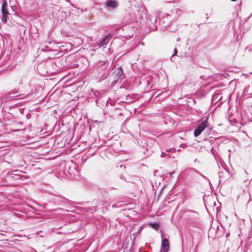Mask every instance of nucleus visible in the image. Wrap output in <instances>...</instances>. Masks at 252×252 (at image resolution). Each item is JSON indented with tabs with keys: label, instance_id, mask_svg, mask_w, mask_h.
Returning a JSON list of instances; mask_svg holds the SVG:
<instances>
[{
	"label": "nucleus",
	"instance_id": "f03ea898",
	"mask_svg": "<svg viewBox=\"0 0 252 252\" xmlns=\"http://www.w3.org/2000/svg\"><path fill=\"white\" fill-rule=\"evenodd\" d=\"M169 249V244L168 239L162 237L161 252H167Z\"/></svg>",
	"mask_w": 252,
	"mask_h": 252
},
{
	"label": "nucleus",
	"instance_id": "a211bd4d",
	"mask_svg": "<svg viewBox=\"0 0 252 252\" xmlns=\"http://www.w3.org/2000/svg\"><path fill=\"white\" fill-rule=\"evenodd\" d=\"M244 171L245 172V173H246V174H247V171H246L245 170H244Z\"/></svg>",
	"mask_w": 252,
	"mask_h": 252
},
{
	"label": "nucleus",
	"instance_id": "2eb2a0df",
	"mask_svg": "<svg viewBox=\"0 0 252 252\" xmlns=\"http://www.w3.org/2000/svg\"><path fill=\"white\" fill-rule=\"evenodd\" d=\"M167 155H168L167 154H166V153L163 152V153H161V156H161L162 158H164V157H166V156H167Z\"/></svg>",
	"mask_w": 252,
	"mask_h": 252
},
{
	"label": "nucleus",
	"instance_id": "f257e3e1",
	"mask_svg": "<svg viewBox=\"0 0 252 252\" xmlns=\"http://www.w3.org/2000/svg\"><path fill=\"white\" fill-rule=\"evenodd\" d=\"M208 123L207 119H206L202 122L197 127L194 129V135L195 137L199 136L201 133L204 130L205 128L207 127Z\"/></svg>",
	"mask_w": 252,
	"mask_h": 252
},
{
	"label": "nucleus",
	"instance_id": "f8f14e48",
	"mask_svg": "<svg viewBox=\"0 0 252 252\" xmlns=\"http://www.w3.org/2000/svg\"><path fill=\"white\" fill-rule=\"evenodd\" d=\"M211 152L214 155V158H215L216 160L217 161V156L216 155V154L215 153V150H214V147H212L211 148Z\"/></svg>",
	"mask_w": 252,
	"mask_h": 252
},
{
	"label": "nucleus",
	"instance_id": "20e7f679",
	"mask_svg": "<svg viewBox=\"0 0 252 252\" xmlns=\"http://www.w3.org/2000/svg\"><path fill=\"white\" fill-rule=\"evenodd\" d=\"M187 172H189L190 174H193L194 173H196L198 174H199L200 176H201L202 178H203L204 179L207 180L209 182V184H210V182L209 179L207 177H206L205 176L203 175L202 173H201L199 171L196 170L195 169L192 168H189V169H187Z\"/></svg>",
	"mask_w": 252,
	"mask_h": 252
},
{
	"label": "nucleus",
	"instance_id": "9b49d317",
	"mask_svg": "<svg viewBox=\"0 0 252 252\" xmlns=\"http://www.w3.org/2000/svg\"><path fill=\"white\" fill-rule=\"evenodd\" d=\"M9 95L10 97L13 98L18 96L19 94H18V92L17 91H11L9 93Z\"/></svg>",
	"mask_w": 252,
	"mask_h": 252
},
{
	"label": "nucleus",
	"instance_id": "dca6fc26",
	"mask_svg": "<svg viewBox=\"0 0 252 252\" xmlns=\"http://www.w3.org/2000/svg\"><path fill=\"white\" fill-rule=\"evenodd\" d=\"M172 150H173L174 151H175V149H169L168 150H167L166 152H171Z\"/></svg>",
	"mask_w": 252,
	"mask_h": 252
},
{
	"label": "nucleus",
	"instance_id": "9d476101",
	"mask_svg": "<svg viewBox=\"0 0 252 252\" xmlns=\"http://www.w3.org/2000/svg\"><path fill=\"white\" fill-rule=\"evenodd\" d=\"M8 14L9 13H4V14H1V20L3 23H6L7 22V18H8Z\"/></svg>",
	"mask_w": 252,
	"mask_h": 252
},
{
	"label": "nucleus",
	"instance_id": "f3484780",
	"mask_svg": "<svg viewBox=\"0 0 252 252\" xmlns=\"http://www.w3.org/2000/svg\"><path fill=\"white\" fill-rule=\"evenodd\" d=\"M231 1H236L237 0H230Z\"/></svg>",
	"mask_w": 252,
	"mask_h": 252
},
{
	"label": "nucleus",
	"instance_id": "0eeeda50",
	"mask_svg": "<svg viewBox=\"0 0 252 252\" xmlns=\"http://www.w3.org/2000/svg\"><path fill=\"white\" fill-rule=\"evenodd\" d=\"M27 79V76L25 75H20L18 77L16 81H17L19 85H22L25 82Z\"/></svg>",
	"mask_w": 252,
	"mask_h": 252
},
{
	"label": "nucleus",
	"instance_id": "423d86ee",
	"mask_svg": "<svg viewBox=\"0 0 252 252\" xmlns=\"http://www.w3.org/2000/svg\"><path fill=\"white\" fill-rule=\"evenodd\" d=\"M7 4L5 0H2V3L1 6V14L8 13L7 11Z\"/></svg>",
	"mask_w": 252,
	"mask_h": 252
},
{
	"label": "nucleus",
	"instance_id": "6ab92c4d",
	"mask_svg": "<svg viewBox=\"0 0 252 252\" xmlns=\"http://www.w3.org/2000/svg\"><path fill=\"white\" fill-rule=\"evenodd\" d=\"M173 173H170V176H171V174H172Z\"/></svg>",
	"mask_w": 252,
	"mask_h": 252
},
{
	"label": "nucleus",
	"instance_id": "aec40b11",
	"mask_svg": "<svg viewBox=\"0 0 252 252\" xmlns=\"http://www.w3.org/2000/svg\"><path fill=\"white\" fill-rule=\"evenodd\" d=\"M144 44V43H143V42H142V45H143Z\"/></svg>",
	"mask_w": 252,
	"mask_h": 252
},
{
	"label": "nucleus",
	"instance_id": "6e6552de",
	"mask_svg": "<svg viewBox=\"0 0 252 252\" xmlns=\"http://www.w3.org/2000/svg\"><path fill=\"white\" fill-rule=\"evenodd\" d=\"M244 93L248 94H252V83L248 86L245 87L244 89Z\"/></svg>",
	"mask_w": 252,
	"mask_h": 252
},
{
	"label": "nucleus",
	"instance_id": "ddd939ff",
	"mask_svg": "<svg viewBox=\"0 0 252 252\" xmlns=\"http://www.w3.org/2000/svg\"><path fill=\"white\" fill-rule=\"evenodd\" d=\"M177 53V50L176 48H175L174 49V54L171 57V61H172V62L173 61V57H174V56L176 55Z\"/></svg>",
	"mask_w": 252,
	"mask_h": 252
},
{
	"label": "nucleus",
	"instance_id": "1a4fd4ad",
	"mask_svg": "<svg viewBox=\"0 0 252 252\" xmlns=\"http://www.w3.org/2000/svg\"><path fill=\"white\" fill-rule=\"evenodd\" d=\"M124 75V74L122 69L121 68H119L116 73V76H117L118 79L122 80L123 78Z\"/></svg>",
	"mask_w": 252,
	"mask_h": 252
},
{
	"label": "nucleus",
	"instance_id": "39448f33",
	"mask_svg": "<svg viewBox=\"0 0 252 252\" xmlns=\"http://www.w3.org/2000/svg\"><path fill=\"white\" fill-rule=\"evenodd\" d=\"M105 5L107 7H110L114 9L117 7V3L114 0H109L105 3Z\"/></svg>",
	"mask_w": 252,
	"mask_h": 252
},
{
	"label": "nucleus",
	"instance_id": "4468645a",
	"mask_svg": "<svg viewBox=\"0 0 252 252\" xmlns=\"http://www.w3.org/2000/svg\"><path fill=\"white\" fill-rule=\"evenodd\" d=\"M151 225L152 226L153 228L156 230H158V226L157 224H152Z\"/></svg>",
	"mask_w": 252,
	"mask_h": 252
},
{
	"label": "nucleus",
	"instance_id": "7ed1b4c3",
	"mask_svg": "<svg viewBox=\"0 0 252 252\" xmlns=\"http://www.w3.org/2000/svg\"><path fill=\"white\" fill-rule=\"evenodd\" d=\"M111 37V34L110 33H108L104 36V38L101 40L98 44V46L99 47H105V46L108 43Z\"/></svg>",
	"mask_w": 252,
	"mask_h": 252
}]
</instances>
